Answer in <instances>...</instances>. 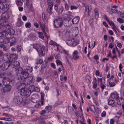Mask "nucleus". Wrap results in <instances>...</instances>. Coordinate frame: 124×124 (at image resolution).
<instances>
[{
	"label": "nucleus",
	"instance_id": "obj_1",
	"mask_svg": "<svg viewBox=\"0 0 124 124\" xmlns=\"http://www.w3.org/2000/svg\"><path fill=\"white\" fill-rule=\"evenodd\" d=\"M32 71V69L31 67H27L25 70L22 71L21 72V74L22 75V77L21 76H19V77L17 78V79L18 80H20L21 79H22V78H23L24 79L25 78H26L28 77L29 76V74Z\"/></svg>",
	"mask_w": 124,
	"mask_h": 124
},
{
	"label": "nucleus",
	"instance_id": "obj_2",
	"mask_svg": "<svg viewBox=\"0 0 124 124\" xmlns=\"http://www.w3.org/2000/svg\"><path fill=\"white\" fill-rule=\"evenodd\" d=\"M33 47L37 50L38 52L42 56H44L45 54V47L42 46L41 47L39 44L35 43L33 44Z\"/></svg>",
	"mask_w": 124,
	"mask_h": 124
},
{
	"label": "nucleus",
	"instance_id": "obj_3",
	"mask_svg": "<svg viewBox=\"0 0 124 124\" xmlns=\"http://www.w3.org/2000/svg\"><path fill=\"white\" fill-rule=\"evenodd\" d=\"M22 85H20L17 87V89L20 90V94L24 97H26L29 96L31 94V92L30 90L22 88Z\"/></svg>",
	"mask_w": 124,
	"mask_h": 124
},
{
	"label": "nucleus",
	"instance_id": "obj_4",
	"mask_svg": "<svg viewBox=\"0 0 124 124\" xmlns=\"http://www.w3.org/2000/svg\"><path fill=\"white\" fill-rule=\"evenodd\" d=\"M4 55L5 57V61L9 62L15 61L18 58V56L16 54H12L10 55L5 54Z\"/></svg>",
	"mask_w": 124,
	"mask_h": 124
},
{
	"label": "nucleus",
	"instance_id": "obj_5",
	"mask_svg": "<svg viewBox=\"0 0 124 124\" xmlns=\"http://www.w3.org/2000/svg\"><path fill=\"white\" fill-rule=\"evenodd\" d=\"M63 24V20L61 17H59L54 21V26L56 28L61 27Z\"/></svg>",
	"mask_w": 124,
	"mask_h": 124
},
{
	"label": "nucleus",
	"instance_id": "obj_6",
	"mask_svg": "<svg viewBox=\"0 0 124 124\" xmlns=\"http://www.w3.org/2000/svg\"><path fill=\"white\" fill-rule=\"evenodd\" d=\"M6 16L1 17L0 16V22L3 24L4 27L5 29H6L8 28V29L10 28V24L6 20Z\"/></svg>",
	"mask_w": 124,
	"mask_h": 124
},
{
	"label": "nucleus",
	"instance_id": "obj_7",
	"mask_svg": "<svg viewBox=\"0 0 124 124\" xmlns=\"http://www.w3.org/2000/svg\"><path fill=\"white\" fill-rule=\"evenodd\" d=\"M9 62L10 64V67L15 68L17 69L20 67V63L18 61L14 60L12 61H10Z\"/></svg>",
	"mask_w": 124,
	"mask_h": 124
},
{
	"label": "nucleus",
	"instance_id": "obj_8",
	"mask_svg": "<svg viewBox=\"0 0 124 124\" xmlns=\"http://www.w3.org/2000/svg\"><path fill=\"white\" fill-rule=\"evenodd\" d=\"M10 64L9 62H4L0 65V71H4L10 67Z\"/></svg>",
	"mask_w": 124,
	"mask_h": 124
},
{
	"label": "nucleus",
	"instance_id": "obj_9",
	"mask_svg": "<svg viewBox=\"0 0 124 124\" xmlns=\"http://www.w3.org/2000/svg\"><path fill=\"white\" fill-rule=\"evenodd\" d=\"M3 32V33H5L6 34L7 33L10 35H13L15 33L14 30L10 28L8 29V28L6 29H4Z\"/></svg>",
	"mask_w": 124,
	"mask_h": 124
},
{
	"label": "nucleus",
	"instance_id": "obj_10",
	"mask_svg": "<svg viewBox=\"0 0 124 124\" xmlns=\"http://www.w3.org/2000/svg\"><path fill=\"white\" fill-rule=\"evenodd\" d=\"M23 101V98L19 96L15 97L13 99V101L15 104H20Z\"/></svg>",
	"mask_w": 124,
	"mask_h": 124
},
{
	"label": "nucleus",
	"instance_id": "obj_11",
	"mask_svg": "<svg viewBox=\"0 0 124 124\" xmlns=\"http://www.w3.org/2000/svg\"><path fill=\"white\" fill-rule=\"evenodd\" d=\"M38 95L34 94L31 97V101L32 102L35 103L38 101Z\"/></svg>",
	"mask_w": 124,
	"mask_h": 124
},
{
	"label": "nucleus",
	"instance_id": "obj_12",
	"mask_svg": "<svg viewBox=\"0 0 124 124\" xmlns=\"http://www.w3.org/2000/svg\"><path fill=\"white\" fill-rule=\"evenodd\" d=\"M8 40H9L10 42V46H11L14 45V44L16 42V40L15 38L13 37H11L8 38Z\"/></svg>",
	"mask_w": 124,
	"mask_h": 124
},
{
	"label": "nucleus",
	"instance_id": "obj_13",
	"mask_svg": "<svg viewBox=\"0 0 124 124\" xmlns=\"http://www.w3.org/2000/svg\"><path fill=\"white\" fill-rule=\"evenodd\" d=\"M78 52L77 51H75L73 53L72 56L71 57L72 59L74 60L78 59L79 58V56L78 55Z\"/></svg>",
	"mask_w": 124,
	"mask_h": 124
},
{
	"label": "nucleus",
	"instance_id": "obj_14",
	"mask_svg": "<svg viewBox=\"0 0 124 124\" xmlns=\"http://www.w3.org/2000/svg\"><path fill=\"white\" fill-rule=\"evenodd\" d=\"M2 81L3 84L5 85H9L10 82L9 79L8 78H5L4 79H2Z\"/></svg>",
	"mask_w": 124,
	"mask_h": 124
},
{
	"label": "nucleus",
	"instance_id": "obj_15",
	"mask_svg": "<svg viewBox=\"0 0 124 124\" xmlns=\"http://www.w3.org/2000/svg\"><path fill=\"white\" fill-rule=\"evenodd\" d=\"M11 88V86L10 85H6L3 89V91L4 92H8L10 91Z\"/></svg>",
	"mask_w": 124,
	"mask_h": 124
},
{
	"label": "nucleus",
	"instance_id": "obj_16",
	"mask_svg": "<svg viewBox=\"0 0 124 124\" xmlns=\"http://www.w3.org/2000/svg\"><path fill=\"white\" fill-rule=\"evenodd\" d=\"M33 0H26V3L27 7L31 8L32 7V3Z\"/></svg>",
	"mask_w": 124,
	"mask_h": 124
},
{
	"label": "nucleus",
	"instance_id": "obj_17",
	"mask_svg": "<svg viewBox=\"0 0 124 124\" xmlns=\"http://www.w3.org/2000/svg\"><path fill=\"white\" fill-rule=\"evenodd\" d=\"M39 23L40 27L41 28L42 31L43 32L44 34L46 36V34L45 30V24L42 23L40 21H39Z\"/></svg>",
	"mask_w": 124,
	"mask_h": 124
},
{
	"label": "nucleus",
	"instance_id": "obj_18",
	"mask_svg": "<svg viewBox=\"0 0 124 124\" xmlns=\"http://www.w3.org/2000/svg\"><path fill=\"white\" fill-rule=\"evenodd\" d=\"M28 37L31 39L33 40H35L36 39V37L33 33H31L29 35Z\"/></svg>",
	"mask_w": 124,
	"mask_h": 124
},
{
	"label": "nucleus",
	"instance_id": "obj_19",
	"mask_svg": "<svg viewBox=\"0 0 124 124\" xmlns=\"http://www.w3.org/2000/svg\"><path fill=\"white\" fill-rule=\"evenodd\" d=\"M111 96L112 98L117 100L119 98V94L117 93H111Z\"/></svg>",
	"mask_w": 124,
	"mask_h": 124
},
{
	"label": "nucleus",
	"instance_id": "obj_20",
	"mask_svg": "<svg viewBox=\"0 0 124 124\" xmlns=\"http://www.w3.org/2000/svg\"><path fill=\"white\" fill-rule=\"evenodd\" d=\"M0 47L2 49L5 51H6L8 50L7 45L6 44H0Z\"/></svg>",
	"mask_w": 124,
	"mask_h": 124
},
{
	"label": "nucleus",
	"instance_id": "obj_21",
	"mask_svg": "<svg viewBox=\"0 0 124 124\" xmlns=\"http://www.w3.org/2000/svg\"><path fill=\"white\" fill-rule=\"evenodd\" d=\"M79 17L78 16L76 17L72 20V23L74 24H76L78 23L79 20Z\"/></svg>",
	"mask_w": 124,
	"mask_h": 124
},
{
	"label": "nucleus",
	"instance_id": "obj_22",
	"mask_svg": "<svg viewBox=\"0 0 124 124\" xmlns=\"http://www.w3.org/2000/svg\"><path fill=\"white\" fill-rule=\"evenodd\" d=\"M52 8L53 7H48L46 9V12L49 14V16L53 14Z\"/></svg>",
	"mask_w": 124,
	"mask_h": 124
},
{
	"label": "nucleus",
	"instance_id": "obj_23",
	"mask_svg": "<svg viewBox=\"0 0 124 124\" xmlns=\"http://www.w3.org/2000/svg\"><path fill=\"white\" fill-rule=\"evenodd\" d=\"M69 21L68 20L67 18L63 19V24L64 26H67L68 25V23Z\"/></svg>",
	"mask_w": 124,
	"mask_h": 124
},
{
	"label": "nucleus",
	"instance_id": "obj_24",
	"mask_svg": "<svg viewBox=\"0 0 124 124\" xmlns=\"http://www.w3.org/2000/svg\"><path fill=\"white\" fill-rule=\"evenodd\" d=\"M49 44L54 46H57V49H58V46H59V45L57 44L55 41L52 40H51L50 41L49 43Z\"/></svg>",
	"mask_w": 124,
	"mask_h": 124
},
{
	"label": "nucleus",
	"instance_id": "obj_25",
	"mask_svg": "<svg viewBox=\"0 0 124 124\" xmlns=\"http://www.w3.org/2000/svg\"><path fill=\"white\" fill-rule=\"evenodd\" d=\"M48 7H53V3L52 0H47Z\"/></svg>",
	"mask_w": 124,
	"mask_h": 124
},
{
	"label": "nucleus",
	"instance_id": "obj_26",
	"mask_svg": "<svg viewBox=\"0 0 124 124\" xmlns=\"http://www.w3.org/2000/svg\"><path fill=\"white\" fill-rule=\"evenodd\" d=\"M25 79L23 81V83L25 85H29L30 84V81H29V80L28 78H25Z\"/></svg>",
	"mask_w": 124,
	"mask_h": 124
},
{
	"label": "nucleus",
	"instance_id": "obj_27",
	"mask_svg": "<svg viewBox=\"0 0 124 124\" xmlns=\"http://www.w3.org/2000/svg\"><path fill=\"white\" fill-rule=\"evenodd\" d=\"M16 2L18 6H21L23 5V3L21 0H16Z\"/></svg>",
	"mask_w": 124,
	"mask_h": 124
},
{
	"label": "nucleus",
	"instance_id": "obj_28",
	"mask_svg": "<svg viewBox=\"0 0 124 124\" xmlns=\"http://www.w3.org/2000/svg\"><path fill=\"white\" fill-rule=\"evenodd\" d=\"M56 62L57 65H61V67H63L62 63L60 60L59 59L57 60L56 61Z\"/></svg>",
	"mask_w": 124,
	"mask_h": 124
},
{
	"label": "nucleus",
	"instance_id": "obj_29",
	"mask_svg": "<svg viewBox=\"0 0 124 124\" xmlns=\"http://www.w3.org/2000/svg\"><path fill=\"white\" fill-rule=\"evenodd\" d=\"M23 24V22L21 20H19L17 23V25L18 26H20Z\"/></svg>",
	"mask_w": 124,
	"mask_h": 124
},
{
	"label": "nucleus",
	"instance_id": "obj_30",
	"mask_svg": "<svg viewBox=\"0 0 124 124\" xmlns=\"http://www.w3.org/2000/svg\"><path fill=\"white\" fill-rule=\"evenodd\" d=\"M6 74L4 73H0V77L2 78V79H4L5 78L7 77H6Z\"/></svg>",
	"mask_w": 124,
	"mask_h": 124
},
{
	"label": "nucleus",
	"instance_id": "obj_31",
	"mask_svg": "<svg viewBox=\"0 0 124 124\" xmlns=\"http://www.w3.org/2000/svg\"><path fill=\"white\" fill-rule=\"evenodd\" d=\"M72 41L70 39H68L66 40V42L68 45L70 46H72Z\"/></svg>",
	"mask_w": 124,
	"mask_h": 124
},
{
	"label": "nucleus",
	"instance_id": "obj_32",
	"mask_svg": "<svg viewBox=\"0 0 124 124\" xmlns=\"http://www.w3.org/2000/svg\"><path fill=\"white\" fill-rule=\"evenodd\" d=\"M39 35V37L42 39H43L44 38V37L42 32H38Z\"/></svg>",
	"mask_w": 124,
	"mask_h": 124
},
{
	"label": "nucleus",
	"instance_id": "obj_33",
	"mask_svg": "<svg viewBox=\"0 0 124 124\" xmlns=\"http://www.w3.org/2000/svg\"><path fill=\"white\" fill-rule=\"evenodd\" d=\"M35 87V86L34 85H31L29 86V89H30V90L31 91V93L32 92L34 91Z\"/></svg>",
	"mask_w": 124,
	"mask_h": 124
},
{
	"label": "nucleus",
	"instance_id": "obj_34",
	"mask_svg": "<svg viewBox=\"0 0 124 124\" xmlns=\"http://www.w3.org/2000/svg\"><path fill=\"white\" fill-rule=\"evenodd\" d=\"M0 9L5 10L6 9V6L4 5L3 3H0Z\"/></svg>",
	"mask_w": 124,
	"mask_h": 124
},
{
	"label": "nucleus",
	"instance_id": "obj_35",
	"mask_svg": "<svg viewBox=\"0 0 124 124\" xmlns=\"http://www.w3.org/2000/svg\"><path fill=\"white\" fill-rule=\"evenodd\" d=\"M51 109V107L50 106H46L45 108V110L47 113H49Z\"/></svg>",
	"mask_w": 124,
	"mask_h": 124
},
{
	"label": "nucleus",
	"instance_id": "obj_36",
	"mask_svg": "<svg viewBox=\"0 0 124 124\" xmlns=\"http://www.w3.org/2000/svg\"><path fill=\"white\" fill-rule=\"evenodd\" d=\"M78 43V40H75L72 41V46L73 47L75 46Z\"/></svg>",
	"mask_w": 124,
	"mask_h": 124
},
{
	"label": "nucleus",
	"instance_id": "obj_37",
	"mask_svg": "<svg viewBox=\"0 0 124 124\" xmlns=\"http://www.w3.org/2000/svg\"><path fill=\"white\" fill-rule=\"evenodd\" d=\"M114 101L113 100H110L108 102V104L110 105H113L114 103Z\"/></svg>",
	"mask_w": 124,
	"mask_h": 124
},
{
	"label": "nucleus",
	"instance_id": "obj_38",
	"mask_svg": "<svg viewBox=\"0 0 124 124\" xmlns=\"http://www.w3.org/2000/svg\"><path fill=\"white\" fill-rule=\"evenodd\" d=\"M44 100V95L42 94L41 95V99L40 100V102L42 105H43L44 104L43 102Z\"/></svg>",
	"mask_w": 124,
	"mask_h": 124
},
{
	"label": "nucleus",
	"instance_id": "obj_39",
	"mask_svg": "<svg viewBox=\"0 0 124 124\" xmlns=\"http://www.w3.org/2000/svg\"><path fill=\"white\" fill-rule=\"evenodd\" d=\"M54 9L57 12H59V9L58 8V4H56L54 5Z\"/></svg>",
	"mask_w": 124,
	"mask_h": 124
},
{
	"label": "nucleus",
	"instance_id": "obj_40",
	"mask_svg": "<svg viewBox=\"0 0 124 124\" xmlns=\"http://www.w3.org/2000/svg\"><path fill=\"white\" fill-rule=\"evenodd\" d=\"M92 83L93 85V88L94 89H95L97 86V82H93Z\"/></svg>",
	"mask_w": 124,
	"mask_h": 124
},
{
	"label": "nucleus",
	"instance_id": "obj_41",
	"mask_svg": "<svg viewBox=\"0 0 124 124\" xmlns=\"http://www.w3.org/2000/svg\"><path fill=\"white\" fill-rule=\"evenodd\" d=\"M119 101L120 102H121L122 104H124V98L122 97H120Z\"/></svg>",
	"mask_w": 124,
	"mask_h": 124
},
{
	"label": "nucleus",
	"instance_id": "obj_42",
	"mask_svg": "<svg viewBox=\"0 0 124 124\" xmlns=\"http://www.w3.org/2000/svg\"><path fill=\"white\" fill-rule=\"evenodd\" d=\"M25 26L26 28H30L31 26V24L30 22L27 23L25 24Z\"/></svg>",
	"mask_w": 124,
	"mask_h": 124
},
{
	"label": "nucleus",
	"instance_id": "obj_43",
	"mask_svg": "<svg viewBox=\"0 0 124 124\" xmlns=\"http://www.w3.org/2000/svg\"><path fill=\"white\" fill-rule=\"evenodd\" d=\"M117 21L120 23H123L124 22V20L120 18H118L117 19Z\"/></svg>",
	"mask_w": 124,
	"mask_h": 124
},
{
	"label": "nucleus",
	"instance_id": "obj_44",
	"mask_svg": "<svg viewBox=\"0 0 124 124\" xmlns=\"http://www.w3.org/2000/svg\"><path fill=\"white\" fill-rule=\"evenodd\" d=\"M109 84L110 87H113L115 85V84L114 82H109Z\"/></svg>",
	"mask_w": 124,
	"mask_h": 124
},
{
	"label": "nucleus",
	"instance_id": "obj_45",
	"mask_svg": "<svg viewBox=\"0 0 124 124\" xmlns=\"http://www.w3.org/2000/svg\"><path fill=\"white\" fill-rule=\"evenodd\" d=\"M30 83H32L33 81V78L32 76H30L28 78Z\"/></svg>",
	"mask_w": 124,
	"mask_h": 124
},
{
	"label": "nucleus",
	"instance_id": "obj_46",
	"mask_svg": "<svg viewBox=\"0 0 124 124\" xmlns=\"http://www.w3.org/2000/svg\"><path fill=\"white\" fill-rule=\"evenodd\" d=\"M100 86L102 89V91H103V90L105 89V88L106 87V86L104 84H100Z\"/></svg>",
	"mask_w": 124,
	"mask_h": 124
},
{
	"label": "nucleus",
	"instance_id": "obj_47",
	"mask_svg": "<svg viewBox=\"0 0 124 124\" xmlns=\"http://www.w3.org/2000/svg\"><path fill=\"white\" fill-rule=\"evenodd\" d=\"M62 103V102L61 101H57L56 102V103L55 105V106H57L58 105H59L61 104Z\"/></svg>",
	"mask_w": 124,
	"mask_h": 124
},
{
	"label": "nucleus",
	"instance_id": "obj_48",
	"mask_svg": "<svg viewBox=\"0 0 124 124\" xmlns=\"http://www.w3.org/2000/svg\"><path fill=\"white\" fill-rule=\"evenodd\" d=\"M78 8V6H71L70 8L72 10L74 9H77Z\"/></svg>",
	"mask_w": 124,
	"mask_h": 124
},
{
	"label": "nucleus",
	"instance_id": "obj_49",
	"mask_svg": "<svg viewBox=\"0 0 124 124\" xmlns=\"http://www.w3.org/2000/svg\"><path fill=\"white\" fill-rule=\"evenodd\" d=\"M67 15H68V16L70 18V16L73 17L72 13L70 11H68V12Z\"/></svg>",
	"mask_w": 124,
	"mask_h": 124
},
{
	"label": "nucleus",
	"instance_id": "obj_50",
	"mask_svg": "<svg viewBox=\"0 0 124 124\" xmlns=\"http://www.w3.org/2000/svg\"><path fill=\"white\" fill-rule=\"evenodd\" d=\"M47 113V112L46 110L45 109V110H43L41 111L40 113V114L41 115H43Z\"/></svg>",
	"mask_w": 124,
	"mask_h": 124
},
{
	"label": "nucleus",
	"instance_id": "obj_51",
	"mask_svg": "<svg viewBox=\"0 0 124 124\" xmlns=\"http://www.w3.org/2000/svg\"><path fill=\"white\" fill-rule=\"evenodd\" d=\"M17 52H20L21 49V47L20 46H18L17 47Z\"/></svg>",
	"mask_w": 124,
	"mask_h": 124
},
{
	"label": "nucleus",
	"instance_id": "obj_52",
	"mask_svg": "<svg viewBox=\"0 0 124 124\" xmlns=\"http://www.w3.org/2000/svg\"><path fill=\"white\" fill-rule=\"evenodd\" d=\"M51 66L52 68L54 69H56V67L54 63H51Z\"/></svg>",
	"mask_w": 124,
	"mask_h": 124
},
{
	"label": "nucleus",
	"instance_id": "obj_53",
	"mask_svg": "<svg viewBox=\"0 0 124 124\" xmlns=\"http://www.w3.org/2000/svg\"><path fill=\"white\" fill-rule=\"evenodd\" d=\"M39 89L38 87H35L34 88V91L36 92H39Z\"/></svg>",
	"mask_w": 124,
	"mask_h": 124
},
{
	"label": "nucleus",
	"instance_id": "obj_54",
	"mask_svg": "<svg viewBox=\"0 0 124 124\" xmlns=\"http://www.w3.org/2000/svg\"><path fill=\"white\" fill-rule=\"evenodd\" d=\"M64 9L63 8V6H62L59 9V12H58L62 13Z\"/></svg>",
	"mask_w": 124,
	"mask_h": 124
},
{
	"label": "nucleus",
	"instance_id": "obj_55",
	"mask_svg": "<svg viewBox=\"0 0 124 124\" xmlns=\"http://www.w3.org/2000/svg\"><path fill=\"white\" fill-rule=\"evenodd\" d=\"M61 56L60 54H57L55 56V58L56 59H60L61 58Z\"/></svg>",
	"mask_w": 124,
	"mask_h": 124
},
{
	"label": "nucleus",
	"instance_id": "obj_56",
	"mask_svg": "<svg viewBox=\"0 0 124 124\" xmlns=\"http://www.w3.org/2000/svg\"><path fill=\"white\" fill-rule=\"evenodd\" d=\"M2 108L4 109V110L7 111L8 110L7 109H9L10 108V107L9 106H6L5 107H2Z\"/></svg>",
	"mask_w": 124,
	"mask_h": 124
},
{
	"label": "nucleus",
	"instance_id": "obj_57",
	"mask_svg": "<svg viewBox=\"0 0 124 124\" xmlns=\"http://www.w3.org/2000/svg\"><path fill=\"white\" fill-rule=\"evenodd\" d=\"M108 23L110 25H112L113 26V27H114V26H115V24L112 21H111V22H110L109 21V22H108Z\"/></svg>",
	"mask_w": 124,
	"mask_h": 124
},
{
	"label": "nucleus",
	"instance_id": "obj_58",
	"mask_svg": "<svg viewBox=\"0 0 124 124\" xmlns=\"http://www.w3.org/2000/svg\"><path fill=\"white\" fill-rule=\"evenodd\" d=\"M95 14L96 15L99 16L98 11L97 9L96 8L94 10Z\"/></svg>",
	"mask_w": 124,
	"mask_h": 124
},
{
	"label": "nucleus",
	"instance_id": "obj_59",
	"mask_svg": "<svg viewBox=\"0 0 124 124\" xmlns=\"http://www.w3.org/2000/svg\"><path fill=\"white\" fill-rule=\"evenodd\" d=\"M122 114V112L120 111H119V112L117 113V114L118 115V118H119V117L121 116Z\"/></svg>",
	"mask_w": 124,
	"mask_h": 124
},
{
	"label": "nucleus",
	"instance_id": "obj_60",
	"mask_svg": "<svg viewBox=\"0 0 124 124\" xmlns=\"http://www.w3.org/2000/svg\"><path fill=\"white\" fill-rule=\"evenodd\" d=\"M103 18L104 19L106 20L107 22H109V20L107 18V16L105 15H104L103 16Z\"/></svg>",
	"mask_w": 124,
	"mask_h": 124
},
{
	"label": "nucleus",
	"instance_id": "obj_61",
	"mask_svg": "<svg viewBox=\"0 0 124 124\" xmlns=\"http://www.w3.org/2000/svg\"><path fill=\"white\" fill-rule=\"evenodd\" d=\"M22 19L24 21H26L27 19V18L26 16L25 15L23 16L22 17Z\"/></svg>",
	"mask_w": 124,
	"mask_h": 124
},
{
	"label": "nucleus",
	"instance_id": "obj_62",
	"mask_svg": "<svg viewBox=\"0 0 124 124\" xmlns=\"http://www.w3.org/2000/svg\"><path fill=\"white\" fill-rule=\"evenodd\" d=\"M46 18V17L45 16V12H43L42 13V18L43 19H44Z\"/></svg>",
	"mask_w": 124,
	"mask_h": 124
},
{
	"label": "nucleus",
	"instance_id": "obj_63",
	"mask_svg": "<svg viewBox=\"0 0 124 124\" xmlns=\"http://www.w3.org/2000/svg\"><path fill=\"white\" fill-rule=\"evenodd\" d=\"M100 73L99 70H96L95 71V75L96 76H99L100 75Z\"/></svg>",
	"mask_w": 124,
	"mask_h": 124
},
{
	"label": "nucleus",
	"instance_id": "obj_64",
	"mask_svg": "<svg viewBox=\"0 0 124 124\" xmlns=\"http://www.w3.org/2000/svg\"><path fill=\"white\" fill-rule=\"evenodd\" d=\"M65 7L66 9L67 10L68 9L69 7L67 3L65 4Z\"/></svg>",
	"mask_w": 124,
	"mask_h": 124
}]
</instances>
